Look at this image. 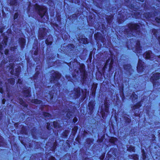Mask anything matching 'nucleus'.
<instances>
[{"label":"nucleus","instance_id":"22","mask_svg":"<svg viewBox=\"0 0 160 160\" xmlns=\"http://www.w3.org/2000/svg\"><path fill=\"white\" fill-rule=\"evenodd\" d=\"M158 29L153 28L152 29V33L157 38H158Z\"/></svg>","mask_w":160,"mask_h":160},{"label":"nucleus","instance_id":"31","mask_svg":"<svg viewBox=\"0 0 160 160\" xmlns=\"http://www.w3.org/2000/svg\"><path fill=\"white\" fill-rule=\"evenodd\" d=\"M19 14L18 12H15L13 16V19L15 20L18 17Z\"/></svg>","mask_w":160,"mask_h":160},{"label":"nucleus","instance_id":"36","mask_svg":"<svg viewBox=\"0 0 160 160\" xmlns=\"http://www.w3.org/2000/svg\"><path fill=\"white\" fill-rule=\"evenodd\" d=\"M53 124L55 127L57 126L58 123L57 122H53L51 123V125Z\"/></svg>","mask_w":160,"mask_h":160},{"label":"nucleus","instance_id":"34","mask_svg":"<svg viewBox=\"0 0 160 160\" xmlns=\"http://www.w3.org/2000/svg\"><path fill=\"white\" fill-rule=\"evenodd\" d=\"M155 20L158 23L160 24V18L156 17L155 18Z\"/></svg>","mask_w":160,"mask_h":160},{"label":"nucleus","instance_id":"38","mask_svg":"<svg viewBox=\"0 0 160 160\" xmlns=\"http://www.w3.org/2000/svg\"><path fill=\"white\" fill-rule=\"evenodd\" d=\"M88 106L89 107L90 109L91 108L93 107V106L92 105L91 102L89 103Z\"/></svg>","mask_w":160,"mask_h":160},{"label":"nucleus","instance_id":"46","mask_svg":"<svg viewBox=\"0 0 160 160\" xmlns=\"http://www.w3.org/2000/svg\"><path fill=\"white\" fill-rule=\"evenodd\" d=\"M5 102V99H3L2 100V103L3 104H4Z\"/></svg>","mask_w":160,"mask_h":160},{"label":"nucleus","instance_id":"5","mask_svg":"<svg viewBox=\"0 0 160 160\" xmlns=\"http://www.w3.org/2000/svg\"><path fill=\"white\" fill-rule=\"evenodd\" d=\"M4 28L2 27L0 28V32L2 33V35L3 37V39L1 42H0V50H9L8 49H5L4 50L8 45V37L4 33H3Z\"/></svg>","mask_w":160,"mask_h":160},{"label":"nucleus","instance_id":"63","mask_svg":"<svg viewBox=\"0 0 160 160\" xmlns=\"http://www.w3.org/2000/svg\"><path fill=\"white\" fill-rule=\"evenodd\" d=\"M102 117H103V115H102Z\"/></svg>","mask_w":160,"mask_h":160},{"label":"nucleus","instance_id":"59","mask_svg":"<svg viewBox=\"0 0 160 160\" xmlns=\"http://www.w3.org/2000/svg\"><path fill=\"white\" fill-rule=\"evenodd\" d=\"M2 90H0V92H2Z\"/></svg>","mask_w":160,"mask_h":160},{"label":"nucleus","instance_id":"28","mask_svg":"<svg viewBox=\"0 0 160 160\" xmlns=\"http://www.w3.org/2000/svg\"><path fill=\"white\" fill-rule=\"evenodd\" d=\"M69 2L71 3H74L78 5L80 3V0H68Z\"/></svg>","mask_w":160,"mask_h":160},{"label":"nucleus","instance_id":"23","mask_svg":"<svg viewBox=\"0 0 160 160\" xmlns=\"http://www.w3.org/2000/svg\"><path fill=\"white\" fill-rule=\"evenodd\" d=\"M39 46L40 45L37 42H34L33 44L32 49H33L34 50H40L39 49Z\"/></svg>","mask_w":160,"mask_h":160},{"label":"nucleus","instance_id":"15","mask_svg":"<svg viewBox=\"0 0 160 160\" xmlns=\"http://www.w3.org/2000/svg\"><path fill=\"white\" fill-rule=\"evenodd\" d=\"M152 17V13L150 12H144L142 15V18L147 21H148Z\"/></svg>","mask_w":160,"mask_h":160},{"label":"nucleus","instance_id":"62","mask_svg":"<svg viewBox=\"0 0 160 160\" xmlns=\"http://www.w3.org/2000/svg\"><path fill=\"white\" fill-rule=\"evenodd\" d=\"M46 50H48V49L47 48Z\"/></svg>","mask_w":160,"mask_h":160},{"label":"nucleus","instance_id":"54","mask_svg":"<svg viewBox=\"0 0 160 160\" xmlns=\"http://www.w3.org/2000/svg\"><path fill=\"white\" fill-rule=\"evenodd\" d=\"M82 50H87L86 49V48H83L82 49Z\"/></svg>","mask_w":160,"mask_h":160},{"label":"nucleus","instance_id":"30","mask_svg":"<svg viewBox=\"0 0 160 160\" xmlns=\"http://www.w3.org/2000/svg\"><path fill=\"white\" fill-rule=\"evenodd\" d=\"M32 102L36 104H39L41 103V101L38 99H34L32 100Z\"/></svg>","mask_w":160,"mask_h":160},{"label":"nucleus","instance_id":"4","mask_svg":"<svg viewBox=\"0 0 160 160\" xmlns=\"http://www.w3.org/2000/svg\"><path fill=\"white\" fill-rule=\"evenodd\" d=\"M94 37L98 48L97 50H99V48H100L102 46L101 43L104 44L105 43L106 40L104 37L100 32H97L94 34Z\"/></svg>","mask_w":160,"mask_h":160},{"label":"nucleus","instance_id":"13","mask_svg":"<svg viewBox=\"0 0 160 160\" xmlns=\"http://www.w3.org/2000/svg\"><path fill=\"white\" fill-rule=\"evenodd\" d=\"M64 48H62V50H74V48L75 46L73 44L69 43L67 45H66L65 44L63 45ZM58 50H62L61 48H59ZM75 50H78V49H75Z\"/></svg>","mask_w":160,"mask_h":160},{"label":"nucleus","instance_id":"19","mask_svg":"<svg viewBox=\"0 0 160 160\" xmlns=\"http://www.w3.org/2000/svg\"><path fill=\"white\" fill-rule=\"evenodd\" d=\"M132 39H129L126 42V46L128 48L127 50H133L132 49H131L130 48H132L133 44L132 43Z\"/></svg>","mask_w":160,"mask_h":160},{"label":"nucleus","instance_id":"25","mask_svg":"<svg viewBox=\"0 0 160 160\" xmlns=\"http://www.w3.org/2000/svg\"><path fill=\"white\" fill-rule=\"evenodd\" d=\"M113 63V60L112 59H108L107 61L105 66H106L108 64H109V69H111L112 67V65Z\"/></svg>","mask_w":160,"mask_h":160},{"label":"nucleus","instance_id":"64","mask_svg":"<svg viewBox=\"0 0 160 160\" xmlns=\"http://www.w3.org/2000/svg\"><path fill=\"white\" fill-rule=\"evenodd\" d=\"M128 0V1H129V0Z\"/></svg>","mask_w":160,"mask_h":160},{"label":"nucleus","instance_id":"57","mask_svg":"<svg viewBox=\"0 0 160 160\" xmlns=\"http://www.w3.org/2000/svg\"><path fill=\"white\" fill-rule=\"evenodd\" d=\"M28 10H30V8H29H29H28Z\"/></svg>","mask_w":160,"mask_h":160},{"label":"nucleus","instance_id":"49","mask_svg":"<svg viewBox=\"0 0 160 160\" xmlns=\"http://www.w3.org/2000/svg\"><path fill=\"white\" fill-rule=\"evenodd\" d=\"M156 1L160 3V0H156Z\"/></svg>","mask_w":160,"mask_h":160},{"label":"nucleus","instance_id":"52","mask_svg":"<svg viewBox=\"0 0 160 160\" xmlns=\"http://www.w3.org/2000/svg\"><path fill=\"white\" fill-rule=\"evenodd\" d=\"M22 101H21L19 103L21 104H22Z\"/></svg>","mask_w":160,"mask_h":160},{"label":"nucleus","instance_id":"51","mask_svg":"<svg viewBox=\"0 0 160 160\" xmlns=\"http://www.w3.org/2000/svg\"><path fill=\"white\" fill-rule=\"evenodd\" d=\"M145 155V153H143L142 154V156L143 157V158L144 159V156Z\"/></svg>","mask_w":160,"mask_h":160},{"label":"nucleus","instance_id":"21","mask_svg":"<svg viewBox=\"0 0 160 160\" xmlns=\"http://www.w3.org/2000/svg\"><path fill=\"white\" fill-rule=\"evenodd\" d=\"M44 2L49 6L52 7L54 5L55 3L54 0H43Z\"/></svg>","mask_w":160,"mask_h":160},{"label":"nucleus","instance_id":"17","mask_svg":"<svg viewBox=\"0 0 160 160\" xmlns=\"http://www.w3.org/2000/svg\"><path fill=\"white\" fill-rule=\"evenodd\" d=\"M142 65L143 62H142L140 60H139L137 66V70L139 73L143 71V68Z\"/></svg>","mask_w":160,"mask_h":160},{"label":"nucleus","instance_id":"43","mask_svg":"<svg viewBox=\"0 0 160 160\" xmlns=\"http://www.w3.org/2000/svg\"><path fill=\"white\" fill-rule=\"evenodd\" d=\"M49 160H55V158L52 157Z\"/></svg>","mask_w":160,"mask_h":160},{"label":"nucleus","instance_id":"20","mask_svg":"<svg viewBox=\"0 0 160 160\" xmlns=\"http://www.w3.org/2000/svg\"><path fill=\"white\" fill-rule=\"evenodd\" d=\"M18 3V0H10L9 3L10 6L13 7V8L17 7Z\"/></svg>","mask_w":160,"mask_h":160},{"label":"nucleus","instance_id":"24","mask_svg":"<svg viewBox=\"0 0 160 160\" xmlns=\"http://www.w3.org/2000/svg\"><path fill=\"white\" fill-rule=\"evenodd\" d=\"M136 49L135 50H142L141 49V44L139 40L138 39L136 41Z\"/></svg>","mask_w":160,"mask_h":160},{"label":"nucleus","instance_id":"9","mask_svg":"<svg viewBox=\"0 0 160 160\" xmlns=\"http://www.w3.org/2000/svg\"><path fill=\"white\" fill-rule=\"evenodd\" d=\"M128 14L127 12H119L118 13L119 18L117 19L118 23L119 24H122L127 20L128 18Z\"/></svg>","mask_w":160,"mask_h":160},{"label":"nucleus","instance_id":"53","mask_svg":"<svg viewBox=\"0 0 160 160\" xmlns=\"http://www.w3.org/2000/svg\"><path fill=\"white\" fill-rule=\"evenodd\" d=\"M139 106H140L139 104H138V106H137V107L136 108H137L139 107Z\"/></svg>","mask_w":160,"mask_h":160},{"label":"nucleus","instance_id":"18","mask_svg":"<svg viewBox=\"0 0 160 160\" xmlns=\"http://www.w3.org/2000/svg\"><path fill=\"white\" fill-rule=\"evenodd\" d=\"M78 41L79 43L85 45L88 44L89 42L88 39L86 38H80Z\"/></svg>","mask_w":160,"mask_h":160},{"label":"nucleus","instance_id":"16","mask_svg":"<svg viewBox=\"0 0 160 160\" xmlns=\"http://www.w3.org/2000/svg\"><path fill=\"white\" fill-rule=\"evenodd\" d=\"M79 16V14L77 13L73 14L72 15L69 16L68 18V19L70 21V23H72L73 22L76 20L78 19Z\"/></svg>","mask_w":160,"mask_h":160},{"label":"nucleus","instance_id":"47","mask_svg":"<svg viewBox=\"0 0 160 160\" xmlns=\"http://www.w3.org/2000/svg\"><path fill=\"white\" fill-rule=\"evenodd\" d=\"M50 125V124H49V123H47V128L48 129H49V126Z\"/></svg>","mask_w":160,"mask_h":160},{"label":"nucleus","instance_id":"39","mask_svg":"<svg viewBox=\"0 0 160 160\" xmlns=\"http://www.w3.org/2000/svg\"><path fill=\"white\" fill-rule=\"evenodd\" d=\"M157 39L158 41V42L160 46V36H158V38H157Z\"/></svg>","mask_w":160,"mask_h":160},{"label":"nucleus","instance_id":"33","mask_svg":"<svg viewBox=\"0 0 160 160\" xmlns=\"http://www.w3.org/2000/svg\"><path fill=\"white\" fill-rule=\"evenodd\" d=\"M117 140L116 138L112 137L110 139V141L111 142L114 143Z\"/></svg>","mask_w":160,"mask_h":160},{"label":"nucleus","instance_id":"12","mask_svg":"<svg viewBox=\"0 0 160 160\" xmlns=\"http://www.w3.org/2000/svg\"><path fill=\"white\" fill-rule=\"evenodd\" d=\"M18 43L21 50H23L26 45V39L23 37L19 38L18 39Z\"/></svg>","mask_w":160,"mask_h":160},{"label":"nucleus","instance_id":"50","mask_svg":"<svg viewBox=\"0 0 160 160\" xmlns=\"http://www.w3.org/2000/svg\"><path fill=\"white\" fill-rule=\"evenodd\" d=\"M90 50H96V49L95 48H93V49H91Z\"/></svg>","mask_w":160,"mask_h":160},{"label":"nucleus","instance_id":"42","mask_svg":"<svg viewBox=\"0 0 160 160\" xmlns=\"http://www.w3.org/2000/svg\"><path fill=\"white\" fill-rule=\"evenodd\" d=\"M15 48H16V47H11V49H10V50H15Z\"/></svg>","mask_w":160,"mask_h":160},{"label":"nucleus","instance_id":"1","mask_svg":"<svg viewBox=\"0 0 160 160\" xmlns=\"http://www.w3.org/2000/svg\"><path fill=\"white\" fill-rule=\"evenodd\" d=\"M141 23H137L131 22L127 24L128 28L125 26H121L119 28V32L122 35H125L127 37H131L134 34H139L140 32Z\"/></svg>","mask_w":160,"mask_h":160},{"label":"nucleus","instance_id":"37","mask_svg":"<svg viewBox=\"0 0 160 160\" xmlns=\"http://www.w3.org/2000/svg\"><path fill=\"white\" fill-rule=\"evenodd\" d=\"M44 116L45 117H49L50 116V115L48 113H45L44 114Z\"/></svg>","mask_w":160,"mask_h":160},{"label":"nucleus","instance_id":"60","mask_svg":"<svg viewBox=\"0 0 160 160\" xmlns=\"http://www.w3.org/2000/svg\"><path fill=\"white\" fill-rule=\"evenodd\" d=\"M113 50H118L117 49H113Z\"/></svg>","mask_w":160,"mask_h":160},{"label":"nucleus","instance_id":"10","mask_svg":"<svg viewBox=\"0 0 160 160\" xmlns=\"http://www.w3.org/2000/svg\"><path fill=\"white\" fill-rule=\"evenodd\" d=\"M114 19V15H106L105 20L107 23V26L108 29H111L112 27V22Z\"/></svg>","mask_w":160,"mask_h":160},{"label":"nucleus","instance_id":"29","mask_svg":"<svg viewBox=\"0 0 160 160\" xmlns=\"http://www.w3.org/2000/svg\"><path fill=\"white\" fill-rule=\"evenodd\" d=\"M88 30V32L90 33L91 36L92 37L94 33V29L93 28H89Z\"/></svg>","mask_w":160,"mask_h":160},{"label":"nucleus","instance_id":"58","mask_svg":"<svg viewBox=\"0 0 160 160\" xmlns=\"http://www.w3.org/2000/svg\"><path fill=\"white\" fill-rule=\"evenodd\" d=\"M153 50H158V49H153Z\"/></svg>","mask_w":160,"mask_h":160},{"label":"nucleus","instance_id":"11","mask_svg":"<svg viewBox=\"0 0 160 160\" xmlns=\"http://www.w3.org/2000/svg\"><path fill=\"white\" fill-rule=\"evenodd\" d=\"M93 4L97 7L101 8L103 6L106 0H92Z\"/></svg>","mask_w":160,"mask_h":160},{"label":"nucleus","instance_id":"8","mask_svg":"<svg viewBox=\"0 0 160 160\" xmlns=\"http://www.w3.org/2000/svg\"><path fill=\"white\" fill-rule=\"evenodd\" d=\"M48 32V30L45 28L41 27L39 28L38 32V39L40 40L43 39L47 37Z\"/></svg>","mask_w":160,"mask_h":160},{"label":"nucleus","instance_id":"7","mask_svg":"<svg viewBox=\"0 0 160 160\" xmlns=\"http://www.w3.org/2000/svg\"><path fill=\"white\" fill-rule=\"evenodd\" d=\"M132 11H135L134 13V15L136 19H139L141 17V14L140 12H136L140 9V7L138 6H136L134 4L131 3L130 4L129 7Z\"/></svg>","mask_w":160,"mask_h":160},{"label":"nucleus","instance_id":"45","mask_svg":"<svg viewBox=\"0 0 160 160\" xmlns=\"http://www.w3.org/2000/svg\"><path fill=\"white\" fill-rule=\"evenodd\" d=\"M138 1L143 2L144 1V0H138Z\"/></svg>","mask_w":160,"mask_h":160},{"label":"nucleus","instance_id":"6","mask_svg":"<svg viewBox=\"0 0 160 160\" xmlns=\"http://www.w3.org/2000/svg\"><path fill=\"white\" fill-rule=\"evenodd\" d=\"M56 19L57 22L61 26H60L57 23H52L51 24L52 26L53 27L55 30H56L57 29L59 31H61L62 27L63 26H64L65 24L64 23H62L60 15L57 16Z\"/></svg>","mask_w":160,"mask_h":160},{"label":"nucleus","instance_id":"61","mask_svg":"<svg viewBox=\"0 0 160 160\" xmlns=\"http://www.w3.org/2000/svg\"><path fill=\"white\" fill-rule=\"evenodd\" d=\"M62 45H61V48L62 47Z\"/></svg>","mask_w":160,"mask_h":160},{"label":"nucleus","instance_id":"55","mask_svg":"<svg viewBox=\"0 0 160 160\" xmlns=\"http://www.w3.org/2000/svg\"><path fill=\"white\" fill-rule=\"evenodd\" d=\"M107 107L106 108H105V110L106 112H107Z\"/></svg>","mask_w":160,"mask_h":160},{"label":"nucleus","instance_id":"26","mask_svg":"<svg viewBox=\"0 0 160 160\" xmlns=\"http://www.w3.org/2000/svg\"><path fill=\"white\" fill-rule=\"evenodd\" d=\"M160 77V73H156L154 75H153V76L152 77V79L153 80L154 79H158Z\"/></svg>","mask_w":160,"mask_h":160},{"label":"nucleus","instance_id":"3","mask_svg":"<svg viewBox=\"0 0 160 160\" xmlns=\"http://www.w3.org/2000/svg\"><path fill=\"white\" fill-rule=\"evenodd\" d=\"M34 9L36 13L42 22H45L48 20V8L46 6L36 3L34 6Z\"/></svg>","mask_w":160,"mask_h":160},{"label":"nucleus","instance_id":"2","mask_svg":"<svg viewBox=\"0 0 160 160\" xmlns=\"http://www.w3.org/2000/svg\"><path fill=\"white\" fill-rule=\"evenodd\" d=\"M95 16L93 14L89 15L87 18V21L89 26L94 27L98 30H100L103 34L107 32V28L104 22H96Z\"/></svg>","mask_w":160,"mask_h":160},{"label":"nucleus","instance_id":"48","mask_svg":"<svg viewBox=\"0 0 160 160\" xmlns=\"http://www.w3.org/2000/svg\"><path fill=\"white\" fill-rule=\"evenodd\" d=\"M49 96L50 97V100H51L53 98V96L50 95H49Z\"/></svg>","mask_w":160,"mask_h":160},{"label":"nucleus","instance_id":"40","mask_svg":"<svg viewBox=\"0 0 160 160\" xmlns=\"http://www.w3.org/2000/svg\"><path fill=\"white\" fill-rule=\"evenodd\" d=\"M128 149L130 151H133L134 150V147H130Z\"/></svg>","mask_w":160,"mask_h":160},{"label":"nucleus","instance_id":"56","mask_svg":"<svg viewBox=\"0 0 160 160\" xmlns=\"http://www.w3.org/2000/svg\"><path fill=\"white\" fill-rule=\"evenodd\" d=\"M118 42L119 43H120L121 42V41H120V40H119Z\"/></svg>","mask_w":160,"mask_h":160},{"label":"nucleus","instance_id":"32","mask_svg":"<svg viewBox=\"0 0 160 160\" xmlns=\"http://www.w3.org/2000/svg\"><path fill=\"white\" fill-rule=\"evenodd\" d=\"M77 129L78 128L77 127H74V128L72 129V132L73 135H74L76 133L77 131Z\"/></svg>","mask_w":160,"mask_h":160},{"label":"nucleus","instance_id":"35","mask_svg":"<svg viewBox=\"0 0 160 160\" xmlns=\"http://www.w3.org/2000/svg\"><path fill=\"white\" fill-rule=\"evenodd\" d=\"M24 94L26 96H28L29 95V91H26L24 92Z\"/></svg>","mask_w":160,"mask_h":160},{"label":"nucleus","instance_id":"27","mask_svg":"<svg viewBox=\"0 0 160 160\" xmlns=\"http://www.w3.org/2000/svg\"><path fill=\"white\" fill-rule=\"evenodd\" d=\"M152 54L150 51H148V52H147L145 55V58H151Z\"/></svg>","mask_w":160,"mask_h":160},{"label":"nucleus","instance_id":"44","mask_svg":"<svg viewBox=\"0 0 160 160\" xmlns=\"http://www.w3.org/2000/svg\"><path fill=\"white\" fill-rule=\"evenodd\" d=\"M60 74H58V75L56 76V78H58L60 77Z\"/></svg>","mask_w":160,"mask_h":160},{"label":"nucleus","instance_id":"14","mask_svg":"<svg viewBox=\"0 0 160 160\" xmlns=\"http://www.w3.org/2000/svg\"><path fill=\"white\" fill-rule=\"evenodd\" d=\"M53 39V37L51 35L49 34L48 36L45 40V43L47 46H50L52 44Z\"/></svg>","mask_w":160,"mask_h":160},{"label":"nucleus","instance_id":"41","mask_svg":"<svg viewBox=\"0 0 160 160\" xmlns=\"http://www.w3.org/2000/svg\"><path fill=\"white\" fill-rule=\"evenodd\" d=\"M78 121V119L76 118H74L73 119V121L74 123Z\"/></svg>","mask_w":160,"mask_h":160}]
</instances>
